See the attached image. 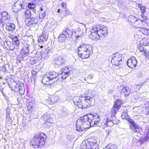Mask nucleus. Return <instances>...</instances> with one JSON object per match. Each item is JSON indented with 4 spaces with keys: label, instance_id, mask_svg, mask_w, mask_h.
Wrapping results in <instances>:
<instances>
[{
    "label": "nucleus",
    "instance_id": "3",
    "mask_svg": "<svg viewBox=\"0 0 149 149\" xmlns=\"http://www.w3.org/2000/svg\"><path fill=\"white\" fill-rule=\"evenodd\" d=\"M78 49V54L82 58H88L93 53L92 47L88 45L81 44Z\"/></svg>",
    "mask_w": 149,
    "mask_h": 149
},
{
    "label": "nucleus",
    "instance_id": "56",
    "mask_svg": "<svg viewBox=\"0 0 149 149\" xmlns=\"http://www.w3.org/2000/svg\"><path fill=\"white\" fill-rule=\"evenodd\" d=\"M3 25V23L1 19L0 18V26H2Z\"/></svg>",
    "mask_w": 149,
    "mask_h": 149
},
{
    "label": "nucleus",
    "instance_id": "8",
    "mask_svg": "<svg viewBox=\"0 0 149 149\" xmlns=\"http://www.w3.org/2000/svg\"><path fill=\"white\" fill-rule=\"evenodd\" d=\"M79 28L75 29L73 31V35L76 38H78L82 35L86 31V24H81Z\"/></svg>",
    "mask_w": 149,
    "mask_h": 149
},
{
    "label": "nucleus",
    "instance_id": "60",
    "mask_svg": "<svg viewBox=\"0 0 149 149\" xmlns=\"http://www.w3.org/2000/svg\"><path fill=\"white\" fill-rule=\"evenodd\" d=\"M3 90V88H0V91L2 92V91H2Z\"/></svg>",
    "mask_w": 149,
    "mask_h": 149
},
{
    "label": "nucleus",
    "instance_id": "39",
    "mask_svg": "<svg viewBox=\"0 0 149 149\" xmlns=\"http://www.w3.org/2000/svg\"><path fill=\"white\" fill-rule=\"evenodd\" d=\"M142 45H141L140 43V45L139 48V50L141 52H143V53L145 54H147L148 53H149V51L148 52L146 51L145 49H144V47L142 46Z\"/></svg>",
    "mask_w": 149,
    "mask_h": 149
},
{
    "label": "nucleus",
    "instance_id": "5",
    "mask_svg": "<svg viewBox=\"0 0 149 149\" xmlns=\"http://www.w3.org/2000/svg\"><path fill=\"white\" fill-rule=\"evenodd\" d=\"M100 140L98 138L93 137L87 140V142L83 141L81 145V149H99L98 143Z\"/></svg>",
    "mask_w": 149,
    "mask_h": 149
},
{
    "label": "nucleus",
    "instance_id": "62",
    "mask_svg": "<svg viewBox=\"0 0 149 149\" xmlns=\"http://www.w3.org/2000/svg\"><path fill=\"white\" fill-rule=\"evenodd\" d=\"M148 112H147V114H148V112H149V109H148Z\"/></svg>",
    "mask_w": 149,
    "mask_h": 149
},
{
    "label": "nucleus",
    "instance_id": "47",
    "mask_svg": "<svg viewBox=\"0 0 149 149\" xmlns=\"http://www.w3.org/2000/svg\"><path fill=\"white\" fill-rule=\"evenodd\" d=\"M45 15V12H41L39 14V17H38V19H43L44 18Z\"/></svg>",
    "mask_w": 149,
    "mask_h": 149
},
{
    "label": "nucleus",
    "instance_id": "55",
    "mask_svg": "<svg viewBox=\"0 0 149 149\" xmlns=\"http://www.w3.org/2000/svg\"><path fill=\"white\" fill-rule=\"evenodd\" d=\"M3 25V23L1 19L0 18V26H2Z\"/></svg>",
    "mask_w": 149,
    "mask_h": 149
},
{
    "label": "nucleus",
    "instance_id": "59",
    "mask_svg": "<svg viewBox=\"0 0 149 149\" xmlns=\"http://www.w3.org/2000/svg\"><path fill=\"white\" fill-rule=\"evenodd\" d=\"M141 24H143V25H144L145 26H147V25H146L145 24V23H141Z\"/></svg>",
    "mask_w": 149,
    "mask_h": 149
},
{
    "label": "nucleus",
    "instance_id": "31",
    "mask_svg": "<svg viewBox=\"0 0 149 149\" xmlns=\"http://www.w3.org/2000/svg\"><path fill=\"white\" fill-rule=\"evenodd\" d=\"M67 38L65 37L64 34L62 33L59 36L58 38V41L59 42L61 43H63L65 42Z\"/></svg>",
    "mask_w": 149,
    "mask_h": 149
},
{
    "label": "nucleus",
    "instance_id": "21",
    "mask_svg": "<svg viewBox=\"0 0 149 149\" xmlns=\"http://www.w3.org/2000/svg\"><path fill=\"white\" fill-rule=\"evenodd\" d=\"M119 120H117V122H115L113 120L110 119L109 118H107L106 122L104 123V126H105L111 127L114 124H116L118 123Z\"/></svg>",
    "mask_w": 149,
    "mask_h": 149
},
{
    "label": "nucleus",
    "instance_id": "15",
    "mask_svg": "<svg viewBox=\"0 0 149 149\" xmlns=\"http://www.w3.org/2000/svg\"><path fill=\"white\" fill-rule=\"evenodd\" d=\"M47 74L50 79V83L53 84L58 80V79L57 78V73L54 72H52L48 73Z\"/></svg>",
    "mask_w": 149,
    "mask_h": 149
},
{
    "label": "nucleus",
    "instance_id": "50",
    "mask_svg": "<svg viewBox=\"0 0 149 149\" xmlns=\"http://www.w3.org/2000/svg\"><path fill=\"white\" fill-rule=\"evenodd\" d=\"M121 117L123 119H127L128 117V115L126 112L123 113L121 115Z\"/></svg>",
    "mask_w": 149,
    "mask_h": 149
},
{
    "label": "nucleus",
    "instance_id": "10",
    "mask_svg": "<svg viewBox=\"0 0 149 149\" xmlns=\"http://www.w3.org/2000/svg\"><path fill=\"white\" fill-rule=\"evenodd\" d=\"M130 123V129L133 132H138L141 133V128L139 125L136 124L132 119L129 120Z\"/></svg>",
    "mask_w": 149,
    "mask_h": 149
},
{
    "label": "nucleus",
    "instance_id": "54",
    "mask_svg": "<svg viewBox=\"0 0 149 149\" xmlns=\"http://www.w3.org/2000/svg\"><path fill=\"white\" fill-rule=\"evenodd\" d=\"M31 60H32V61L31 63V64H33L35 63L36 62V61L34 59V58H32Z\"/></svg>",
    "mask_w": 149,
    "mask_h": 149
},
{
    "label": "nucleus",
    "instance_id": "64",
    "mask_svg": "<svg viewBox=\"0 0 149 149\" xmlns=\"http://www.w3.org/2000/svg\"><path fill=\"white\" fill-rule=\"evenodd\" d=\"M110 132H110H109V131H108V133H108V134H109V132Z\"/></svg>",
    "mask_w": 149,
    "mask_h": 149
},
{
    "label": "nucleus",
    "instance_id": "7",
    "mask_svg": "<svg viewBox=\"0 0 149 149\" xmlns=\"http://www.w3.org/2000/svg\"><path fill=\"white\" fill-rule=\"evenodd\" d=\"M122 56V54L118 53L113 54L111 60L112 64L117 66L122 64L123 63Z\"/></svg>",
    "mask_w": 149,
    "mask_h": 149
},
{
    "label": "nucleus",
    "instance_id": "52",
    "mask_svg": "<svg viewBox=\"0 0 149 149\" xmlns=\"http://www.w3.org/2000/svg\"><path fill=\"white\" fill-rule=\"evenodd\" d=\"M61 6L62 8L64 9H66V4L65 3L62 2L61 3Z\"/></svg>",
    "mask_w": 149,
    "mask_h": 149
},
{
    "label": "nucleus",
    "instance_id": "27",
    "mask_svg": "<svg viewBox=\"0 0 149 149\" xmlns=\"http://www.w3.org/2000/svg\"><path fill=\"white\" fill-rule=\"evenodd\" d=\"M63 72H62L65 76L64 78H66V77L70 75V70L67 67H64L62 69Z\"/></svg>",
    "mask_w": 149,
    "mask_h": 149
},
{
    "label": "nucleus",
    "instance_id": "23",
    "mask_svg": "<svg viewBox=\"0 0 149 149\" xmlns=\"http://www.w3.org/2000/svg\"><path fill=\"white\" fill-rule=\"evenodd\" d=\"M50 79L47 74L45 75L42 80V82L46 85H51L52 83H50Z\"/></svg>",
    "mask_w": 149,
    "mask_h": 149
},
{
    "label": "nucleus",
    "instance_id": "25",
    "mask_svg": "<svg viewBox=\"0 0 149 149\" xmlns=\"http://www.w3.org/2000/svg\"><path fill=\"white\" fill-rule=\"evenodd\" d=\"M128 22L130 24L132 25H134V23L136 22V20H137V18L133 15H130L128 17Z\"/></svg>",
    "mask_w": 149,
    "mask_h": 149
},
{
    "label": "nucleus",
    "instance_id": "45",
    "mask_svg": "<svg viewBox=\"0 0 149 149\" xmlns=\"http://www.w3.org/2000/svg\"><path fill=\"white\" fill-rule=\"evenodd\" d=\"M58 100V97H57L54 96H53L51 99L52 102V104H54Z\"/></svg>",
    "mask_w": 149,
    "mask_h": 149
},
{
    "label": "nucleus",
    "instance_id": "51",
    "mask_svg": "<svg viewBox=\"0 0 149 149\" xmlns=\"http://www.w3.org/2000/svg\"><path fill=\"white\" fill-rule=\"evenodd\" d=\"M144 14H141V16L142 18V19L141 20L145 22V21L147 20L148 18L147 16L144 15Z\"/></svg>",
    "mask_w": 149,
    "mask_h": 149
},
{
    "label": "nucleus",
    "instance_id": "53",
    "mask_svg": "<svg viewBox=\"0 0 149 149\" xmlns=\"http://www.w3.org/2000/svg\"><path fill=\"white\" fill-rule=\"evenodd\" d=\"M93 76L92 74H90L87 77V79H91L93 77Z\"/></svg>",
    "mask_w": 149,
    "mask_h": 149
},
{
    "label": "nucleus",
    "instance_id": "33",
    "mask_svg": "<svg viewBox=\"0 0 149 149\" xmlns=\"http://www.w3.org/2000/svg\"><path fill=\"white\" fill-rule=\"evenodd\" d=\"M12 40V44L14 46H19V39L17 37L13 38Z\"/></svg>",
    "mask_w": 149,
    "mask_h": 149
},
{
    "label": "nucleus",
    "instance_id": "13",
    "mask_svg": "<svg viewBox=\"0 0 149 149\" xmlns=\"http://www.w3.org/2000/svg\"><path fill=\"white\" fill-rule=\"evenodd\" d=\"M127 66L130 68L133 69L137 65V61L134 57L128 60L127 62Z\"/></svg>",
    "mask_w": 149,
    "mask_h": 149
},
{
    "label": "nucleus",
    "instance_id": "46",
    "mask_svg": "<svg viewBox=\"0 0 149 149\" xmlns=\"http://www.w3.org/2000/svg\"><path fill=\"white\" fill-rule=\"evenodd\" d=\"M91 33H98V28L95 27L91 29L90 30Z\"/></svg>",
    "mask_w": 149,
    "mask_h": 149
},
{
    "label": "nucleus",
    "instance_id": "12",
    "mask_svg": "<svg viewBox=\"0 0 149 149\" xmlns=\"http://www.w3.org/2000/svg\"><path fill=\"white\" fill-rule=\"evenodd\" d=\"M24 2L22 0H18L17 1L13 6V11L17 12L22 8L24 9Z\"/></svg>",
    "mask_w": 149,
    "mask_h": 149
},
{
    "label": "nucleus",
    "instance_id": "16",
    "mask_svg": "<svg viewBox=\"0 0 149 149\" xmlns=\"http://www.w3.org/2000/svg\"><path fill=\"white\" fill-rule=\"evenodd\" d=\"M41 119L44 120L45 123L48 126H50L49 124L53 123L52 119L50 118V116L47 113L44 114L41 117Z\"/></svg>",
    "mask_w": 149,
    "mask_h": 149
},
{
    "label": "nucleus",
    "instance_id": "17",
    "mask_svg": "<svg viewBox=\"0 0 149 149\" xmlns=\"http://www.w3.org/2000/svg\"><path fill=\"white\" fill-rule=\"evenodd\" d=\"M98 28V33L100 34V36L102 37V36L104 37L107 35L108 32L107 28L106 26H103L99 27Z\"/></svg>",
    "mask_w": 149,
    "mask_h": 149
},
{
    "label": "nucleus",
    "instance_id": "48",
    "mask_svg": "<svg viewBox=\"0 0 149 149\" xmlns=\"http://www.w3.org/2000/svg\"><path fill=\"white\" fill-rule=\"evenodd\" d=\"M13 48H14V49L13 50L14 51L15 54H17V53L19 51V46H14V45H13Z\"/></svg>",
    "mask_w": 149,
    "mask_h": 149
},
{
    "label": "nucleus",
    "instance_id": "18",
    "mask_svg": "<svg viewBox=\"0 0 149 149\" xmlns=\"http://www.w3.org/2000/svg\"><path fill=\"white\" fill-rule=\"evenodd\" d=\"M65 61L64 57L62 56H58L56 58L54 64L58 65H60L64 63Z\"/></svg>",
    "mask_w": 149,
    "mask_h": 149
},
{
    "label": "nucleus",
    "instance_id": "9",
    "mask_svg": "<svg viewBox=\"0 0 149 149\" xmlns=\"http://www.w3.org/2000/svg\"><path fill=\"white\" fill-rule=\"evenodd\" d=\"M122 104V101L120 99H118L116 101L111 109V118L112 119L115 117L117 111L120 107Z\"/></svg>",
    "mask_w": 149,
    "mask_h": 149
},
{
    "label": "nucleus",
    "instance_id": "26",
    "mask_svg": "<svg viewBox=\"0 0 149 149\" xmlns=\"http://www.w3.org/2000/svg\"><path fill=\"white\" fill-rule=\"evenodd\" d=\"M130 91V88L127 87H124L121 90V93L126 96L129 95Z\"/></svg>",
    "mask_w": 149,
    "mask_h": 149
},
{
    "label": "nucleus",
    "instance_id": "44",
    "mask_svg": "<svg viewBox=\"0 0 149 149\" xmlns=\"http://www.w3.org/2000/svg\"><path fill=\"white\" fill-rule=\"evenodd\" d=\"M28 6L29 8L31 9H32L33 12L36 13L35 12L36 10L34 9L36 7V5L34 3H29L28 4Z\"/></svg>",
    "mask_w": 149,
    "mask_h": 149
},
{
    "label": "nucleus",
    "instance_id": "61",
    "mask_svg": "<svg viewBox=\"0 0 149 149\" xmlns=\"http://www.w3.org/2000/svg\"><path fill=\"white\" fill-rule=\"evenodd\" d=\"M43 10V9L42 8H40V10H41V11H42Z\"/></svg>",
    "mask_w": 149,
    "mask_h": 149
},
{
    "label": "nucleus",
    "instance_id": "37",
    "mask_svg": "<svg viewBox=\"0 0 149 149\" xmlns=\"http://www.w3.org/2000/svg\"><path fill=\"white\" fill-rule=\"evenodd\" d=\"M40 54L42 58H45L48 55V50L46 49L44 52L41 51L40 52Z\"/></svg>",
    "mask_w": 149,
    "mask_h": 149
},
{
    "label": "nucleus",
    "instance_id": "6",
    "mask_svg": "<svg viewBox=\"0 0 149 149\" xmlns=\"http://www.w3.org/2000/svg\"><path fill=\"white\" fill-rule=\"evenodd\" d=\"M30 46V45L27 43L24 44L19 54V58L21 60L25 61L29 58V48Z\"/></svg>",
    "mask_w": 149,
    "mask_h": 149
},
{
    "label": "nucleus",
    "instance_id": "24",
    "mask_svg": "<svg viewBox=\"0 0 149 149\" xmlns=\"http://www.w3.org/2000/svg\"><path fill=\"white\" fill-rule=\"evenodd\" d=\"M4 45L6 48L8 50H12L13 48V45L10 41H5L4 42Z\"/></svg>",
    "mask_w": 149,
    "mask_h": 149
},
{
    "label": "nucleus",
    "instance_id": "38",
    "mask_svg": "<svg viewBox=\"0 0 149 149\" xmlns=\"http://www.w3.org/2000/svg\"><path fill=\"white\" fill-rule=\"evenodd\" d=\"M139 31L144 35L148 36L149 34V29H145L144 28L140 29Z\"/></svg>",
    "mask_w": 149,
    "mask_h": 149
},
{
    "label": "nucleus",
    "instance_id": "34",
    "mask_svg": "<svg viewBox=\"0 0 149 149\" xmlns=\"http://www.w3.org/2000/svg\"><path fill=\"white\" fill-rule=\"evenodd\" d=\"M70 113L69 110L67 108H64L62 109V112L61 114L63 116H67Z\"/></svg>",
    "mask_w": 149,
    "mask_h": 149
},
{
    "label": "nucleus",
    "instance_id": "4",
    "mask_svg": "<svg viewBox=\"0 0 149 149\" xmlns=\"http://www.w3.org/2000/svg\"><path fill=\"white\" fill-rule=\"evenodd\" d=\"M82 100L79 97H77L74 101L75 105L77 106L78 108L85 109L91 106L93 98L89 96H85Z\"/></svg>",
    "mask_w": 149,
    "mask_h": 149
},
{
    "label": "nucleus",
    "instance_id": "35",
    "mask_svg": "<svg viewBox=\"0 0 149 149\" xmlns=\"http://www.w3.org/2000/svg\"><path fill=\"white\" fill-rule=\"evenodd\" d=\"M103 149H118L116 146L114 144L109 143Z\"/></svg>",
    "mask_w": 149,
    "mask_h": 149
},
{
    "label": "nucleus",
    "instance_id": "43",
    "mask_svg": "<svg viewBox=\"0 0 149 149\" xmlns=\"http://www.w3.org/2000/svg\"><path fill=\"white\" fill-rule=\"evenodd\" d=\"M24 17L26 19L30 18L31 16V13L29 10H26L24 12Z\"/></svg>",
    "mask_w": 149,
    "mask_h": 149
},
{
    "label": "nucleus",
    "instance_id": "30",
    "mask_svg": "<svg viewBox=\"0 0 149 149\" xmlns=\"http://www.w3.org/2000/svg\"><path fill=\"white\" fill-rule=\"evenodd\" d=\"M1 16L3 20H7L10 19V15L6 12H3L2 13Z\"/></svg>",
    "mask_w": 149,
    "mask_h": 149
},
{
    "label": "nucleus",
    "instance_id": "41",
    "mask_svg": "<svg viewBox=\"0 0 149 149\" xmlns=\"http://www.w3.org/2000/svg\"><path fill=\"white\" fill-rule=\"evenodd\" d=\"M65 77V76L62 72L60 74L57 73V78L58 79V80L61 81L63 79H65V78H64Z\"/></svg>",
    "mask_w": 149,
    "mask_h": 149
},
{
    "label": "nucleus",
    "instance_id": "57",
    "mask_svg": "<svg viewBox=\"0 0 149 149\" xmlns=\"http://www.w3.org/2000/svg\"><path fill=\"white\" fill-rule=\"evenodd\" d=\"M10 116L8 112L6 114V117L7 118H8Z\"/></svg>",
    "mask_w": 149,
    "mask_h": 149
},
{
    "label": "nucleus",
    "instance_id": "49",
    "mask_svg": "<svg viewBox=\"0 0 149 149\" xmlns=\"http://www.w3.org/2000/svg\"><path fill=\"white\" fill-rule=\"evenodd\" d=\"M149 139V129L147 131V133L146 136H145L144 139L143 141L144 142H146L147 141L148 139Z\"/></svg>",
    "mask_w": 149,
    "mask_h": 149
},
{
    "label": "nucleus",
    "instance_id": "22",
    "mask_svg": "<svg viewBox=\"0 0 149 149\" xmlns=\"http://www.w3.org/2000/svg\"><path fill=\"white\" fill-rule=\"evenodd\" d=\"M5 28L6 30L10 32H13L15 30V26L14 24L10 23L7 24Z\"/></svg>",
    "mask_w": 149,
    "mask_h": 149
},
{
    "label": "nucleus",
    "instance_id": "29",
    "mask_svg": "<svg viewBox=\"0 0 149 149\" xmlns=\"http://www.w3.org/2000/svg\"><path fill=\"white\" fill-rule=\"evenodd\" d=\"M38 22V16H35L34 17L31 18L29 24L30 25L36 24H37Z\"/></svg>",
    "mask_w": 149,
    "mask_h": 149
},
{
    "label": "nucleus",
    "instance_id": "1",
    "mask_svg": "<svg viewBox=\"0 0 149 149\" xmlns=\"http://www.w3.org/2000/svg\"><path fill=\"white\" fill-rule=\"evenodd\" d=\"M99 116L96 114H90L80 117L77 121L76 127L78 131H82L91 126L99 124Z\"/></svg>",
    "mask_w": 149,
    "mask_h": 149
},
{
    "label": "nucleus",
    "instance_id": "32",
    "mask_svg": "<svg viewBox=\"0 0 149 149\" xmlns=\"http://www.w3.org/2000/svg\"><path fill=\"white\" fill-rule=\"evenodd\" d=\"M141 45L144 46H149V38H144L140 42Z\"/></svg>",
    "mask_w": 149,
    "mask_h": 149
},
{
    "label": "nucleus",
    "instance_id": "63",
    "mask_svg": "<svg viewBox=\"0 0 149 149\" xmlns=\"http://www.w3.org/2000/svg\"><path fill=\"white\" fill-rule=\"evenodd\" d=\"M86 77H85L84 78V80H85V81H86Z\"/></svg>",
    "mask_w": 149,
    "mask_h": 149
},
{
    "label": "nucleus",
    "instance_id": "28",
    "mask_svg": "<svg viewBox=\"0 0 149 149\" xmlns=\"http://www.w3.org/2000/svg\"><path fill=\"white\" fill-rule=\"evenodd\" d=\"M90 37L93 40H98L100 38V35L99 33H91L89 35Z\"/></svg>",
    "mask_w": 149,
    "mask_h": 149
},
{
    "label": "nucleus",
    "instance_id": "36",
    "mask_svg": "<svg viewBox=\"0 0 149 149\" xmlns=\"http://www.w3.org/2000/svg\"><path fill=\"white\" fill-rule=\"evenodd\" d=\"M38 71H39L38 70H36L33 69L32 70V75L31 77V78L32 81L33 80L34 81H35V79L36 78V75Z\"/></svg>",
    "mask_w": 149,
    "mask_h": 149
},
{
    "label": "nucleus",
    "instance_id": "19",
    "mask_svg": "<svg viewBox=\"0 0 149 149\" xmlns=\"http://www.w3.org/2000/svg\"><path fill=\"white\" fill-rule=\"evenodd\" d=\"M62 33L65 36L67 39L71 38L73 35V31L67 28H65L63 30Z\"/></svg>",
    "mask_w": 149,
    "mask_h": 149
},
{
    "label": "nucleus",
    "instance_id": "14",
    "mask_svg": "<svg viewBox=\"0 0 149 149\" xmlns=\"http://www.w3.org/2000/svg\"><path fill=\"white\" fill-rule=\"evenodd\" d=\"M48 36L46 33L43 32L42 33V36H40V38L38 40V42L39 43V46L40 48H42L43 47L42 45H41L40 44H44V43L47 40Z\"/></svg>",
    "mask_w": 149,
    "mask_h": 149
},
{
    "label": "nucleus",
    "instance_id": "40",
    "mask_svg": "<svg viewBox=\"0 0 149 149\" xmlns=\"http://www.w3.org/2000/svg\"><path fill=\"white\" fill-rule=\"evenodd\" d=\"M138 6L140 9L142 14H144L146 12V7L144 6H142L141 4H139L138 5Z\"/></svg>",
    "mask_w": 149,
    "mask_h": 149
},
{
    "label": "nucleus",
    "instance_id": "42",
    "mask_svg": "<svg viewBox=\"0 0 149 149\" xmlns=\"http://www.w3.org/2000/svg\"><path fill=\"white\" fill-rule=\"evenodd\" d=\"M136 22H135L134 23V25H132L135 27H137L139 24H140L141 23H145V24L146 25H147V22H145L144 21H142L141 19H139L138 18L137 20H136Z\"/></svg>",
    "mask_w": 149,
    "mask_h": 149
},
{
    "label": "nucleus",
    "instance_id": "2",
    "mask_svg": "<svg viewBox=\"0 0 149 149\" xmlns=\"http://www.w3.org/2000/svg\"><path fill=\"white\" fill-rule=\"evenodd\" d=\"M46 137L44 133H38L34 136L30 144L34 148L42 147L45 144Z\"/></svg>",
    "mask_w": 149,
    "mask_h": 149
},
{
    "label": "nucleus",
    "instance_id": "58",
    "mask_svg": "<svg viewBox=\"0 0 149 149\" xmlns=\"http://www.w3.org/2000/svg\"><path fill=\"white\" fill-rule=\"evenodd\" d=\"M2 93L3 95L4 96H5V95L4 94V93H3V91H2Z\"/></svg>",
    "mask_w": 149,
    "mask_h": 149
},
{
    "label": "nucleus",
    "instance_id": "20",
    "mask_svg": "<svg viewBox=\"0 0 149 149\" xmlns=\"http://www.w3.org/2000/svg\"><path fill=\"white\" fill-rule=\"evenodd\" d=\"M56 10L57 11V13H59L60 16L62 18L69 15L70 14L69 11L67 9H63L61 10L60 9H58Z\"/></svg>",
    "mask_w": 149,
    "mask_h": 149
},
{
    "label": "nucleus",
    "instance_id": "11",
    "mask_svg": "<svg viewBox=\"0 0 149 149\" xmlns=\"http://www.w3.org/2000/svg\"><path fill=\"white\" fill-rule=\"evenodd\" d=\"M9 86L12 89H13V88L12 87V86H14L15 88H18L19 93L22 95L24 94V93L25 88L24 84L22 83L17 82L14 81V82L12 84V85H11V86L9 85Z\"/></svg>",
    "mask_w": 149,
    "mask_h": 149
}]
</instances>
